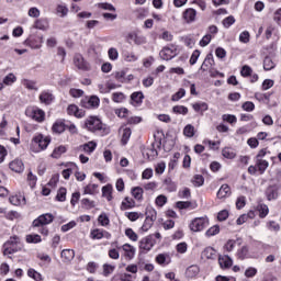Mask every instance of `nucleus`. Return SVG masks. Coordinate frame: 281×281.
I'll use <instances>...</instances> for the list:
<instances>
[{
	"label": "nucleus",
	"mask_w": 281,
	"mask_h": 281,
	"mask_svg": "<svg viewBox=\"0 0 281 281\" xmlns=\"http://www.w3.org/2000/svg\"><path fill=\"white\" fill-rule=\"evenodd\" d=\"M257 210L259 212V218H266V216L269 214V206L267 204H259Z\"/></svg>",
	"instance_id": "nucleus-32"
},
{
	"label": "nucleus",
	"mask_w": 281,
	"mask_h": 281,
	"mask_svg": "<svg viewBox=\"0 0 281 281\" xmlns=\"http://www.w3.org/2000/svg\"><path fill=\"white\" fill-rule=\"evenodd\" d=\"M199 266H190L186 271V276L187 278H196L199 276Z\"/></svg>",
	"instance_id": "nucleus-28"
},
{
	"label": "nucleus",
	"mask_w": 281,
	"mask_h": 281,
	"mask_svg": "<svg viewBox=\"0 0 281 281\" xmlns=\"http://www.w3.org/2000/svg\"><path fill=\"white\" fill-rule=\"evenodd\" d=\"M114 78L117 80V82H124L126 80V70L114 72Z\"/></svg>",
	"instance_id": "nucleus-49"
},
{
	"label": "nucleus",
	"mask_w": 281,
	"mask_h": 281,
	"mask_svg": "<svg viewBox=\"0 0 281 281\" xmlns=\"http://www.w3.org/2000/svg\"><path fill=\"white\" fill-rule=\"evenodd\" d=\"M122 249L124 251V257L127 259V260H133L135 258V247H133L132 245L130 244H124L122 246Z\"/></svg>",
	"instance_id": "nucleus-12"
},
{
	"label": "nucleus",
	"mask_w": 281,
	"mask_h": 281,
	"mask_svg": "<svg viewBox=\"0 0 281 281\" xmlns=\"http://www.w3.org/2000/svg\"><path fill=\"white\" fill-rule=\"evenodd\" d=\"M27 276L29 278H33V280H36V281L43 280V277L41 276V273L32 268L27 270Z\"/></svg>",
	"instance_id": "nucleus-43"
},
{
	"label": "nucleus",
	"mask_w": 281,
	"mask_h": 281,
	"mask_svg": "<svg viewBox=\"0 0 281 281\" xmlns=\"http://www.w3.org/2000/svg\"><path fill=\"white\" fill-rule=\"evenodd\" d=\"M183 135L186 137H192L194 135V127L192 124H188L184 128H183Z\"/></svg>",
	"instance_id": "nucleus-50"
},
{
	"label": "nucleus",
	"mask_w": 281,
	"mask_h": 281,
	"mask_svg": "<svg viewBox=\"0 0 281 281\" xmlns=\"http://www.w3.org/2000/svg\"><path fill=\"white\" fill-rule=\"evenodd\" d=\"M74 63L77 69H82L83 71H87L89 69L82 55H76L74 58Z\"/></svg>",
	"instance_id": "nucleus-14"
},
{
	"label": "nucleus",
	"mask_w": 281,
	"mask_h": 281,
	"mask_svg": "<svg viewBox=\"0 0 281 281\" xmlns=\"http://www.w3.org/2000/svg\"><path fill=\"white\" fill-rule=\"evenodd\" d=\"M64 153H67V147L60 145L54 149V151L52 153V157L53 159H59V157L64 155Z\"/></svg>",
	"instance_id": "nucleus-31"
},
{
	"label": "nucleus",
	"mask_w": 281,
	"mask_h": 281,
	"mask_svg": "<svg viewBox=\"0 0 281 281\" xmlns=\"http://www.w3.org/2000/svg\"><path fill=\"white\" fill-rule=\"evenodd\" d=\"M231 194L232 189L229 188V184H223L217 191V199H226V196H229Z\"/></svg>",
	"instance_id": "nucleus-16"
},
{
	"label": "nucleus",
	"mask_w": 281,
	"mask_h": 281,
	"mask_svg": "<svg viewBox=\"0 0 281 281\" xmlns=\"http://www.w3.org/2000/svg\"><path fill=\"white\" fill-rule=\"evenodd\" d=\"M210 43H212V35L211 34H206L200 41V46L201 47H207V45H210Z\"/></svg>",
	"instance_id": "nucleus-53"
},
{
	"label": "nucleus",
	"mask_w": 281,
	"mask_h": 281,
	"mask_svg": "<svg viewBox=\"0 0 281 281\" xmlns=\"http://www.w3.org/2000/svg\"><path fill=\"white\" fill-rule=\"evenodd\" d=\"M108 56L110 60H117L120 53H117V48L112 47L108 50Z\"/></svg>",
	"instance_id": "nucleus-52"
},
{
	"label": "nucleus",
	"mask_w": 281,
	"mask_h": 281,
	"mask_svg": "<svg viewBox=\"0 0 281 281\" xmlns=\"http://www.w3.org/2000/svg\"><path fill=\"white\" fill-rule=\"evenodd\" d=\"M81 104L85 109H98L100 106V98L92 95L89 99L82 100Z\"/></svg>",
	"instance_id": "nucleus-8"
},
{
	"label": "nucleus",
	"mask_w": 281,
	"mask_h": 281,
	"mask_svg": "<svg viewBox=\"0 0 281 281\" xmlns=\"http://www.w3.org/2000/svg\"><path fill=\"white\" fill-rule=\"evenodd\" d=\"M112 100L120 104L123 100H126V95L123 92H114L112 93Z\"/></svg>",
	"instance_id": "nucleus-39"
},
{
	"label": "nucleus",
	"mask_w": 281,
	"mask_h": 281,
	"mask_svg": "<svg viewBox=\"0 0 281 281\" xmlns=\"http://www.w3.org/2000/svg\"><path fill=\"white\" fill-rule=\"evenodd\" d=\"M67 111H68V115H75V117H83L85 116V112L80 111V109H78V105H76V104L69 105Z\"/></svg>",
	"instance_id": "nucleus-17"
},
{
	"label": "nucleus",
	"mask_w": 281,
	"mask_h": 281,
	"mask_svg": "<svg viewBox=\"0 0 281 281\" xmlns=\"http://www.w3.org/2000/svg\"><path fill=\"white\" fill-rule=\"evenodd\" d=\"M218 263L222 269H229V267L233 265V261L229 256H223L218 258Z\"/></svg>",
	"instance_id": "nucleus-20"
},
{
	"label": "nucleus",
	"mask_w": 281,
	"mask_h": 281,
	"mask_svg": "<svg viewBox=\"0 0 281 281\" xmlns=\"http://www.w3.org/2000/svg\"><path fill=\"white\" fill-rule=\"evenodd\" d=\"M125 236L130 238V240H133V243H137V239L139 238L134 232L133 228H127L125 231Z\"/></svg>",
	"instance_id": "nucleus-51"
},
{
	"label": "nucleus",
	"mask_w": 281,
	"mask_h": 281,
	"mask_svg": "<svg viewBox=\"0 0 281 281\" xmlns=\"http://www.w3.org/2000/svg\"><path fill=\"white\" fill-rule=\"evenodd\" d=\"M249 38H250V35L248 31H244L239 35L240 43H249Z\"/></svg>",
	"instance_id": "nucleus-63"
},
{
	"label": "nucleus",
	"mask_w": 281,
	"mask_h": 281,
	"mask_svg": "<svg viewBox=\"0 0 281 281\" xmlns=\"http://www.w3.org/2000/svg\"><path fill=\"white\" fill-rule=\"evenodd\" d=\"M43 239L41 238V235L33 234V235H26V243H33L34 245L41 243Z\"/></svg>",
	"instance_id": "nucleus-38"
},
{
	"label": "nucleus",
	"mask_w": 281,
	"mask_h": 281,
	"mask_svg": "<svg viewBox=\"0 0 281 281\" xmlns=\"http://www.w3.org/2000/svg\"><path fill=\"white\" fill-rule=\"evenodd\" d=\"M34 144H36L41 150H45L47 146H49V138L43 136V135H37L33 138Z\"/></svg>",
	"instance_id": "nucleus-9"
},
{
	"label": "nucleus",
	"mask_w": 281,
	"mask_h": 281,
	"mask_svg": "<svg viewBox=\"0 0 281 281\" xmlns=\"http://www.w3.org/2000/svg\"><path fill=\"white\" fill-rule=\"evenodd\" d=\"M56 12L63 18L67 16V14L69 13V9L65 4H58L56 8Z\"/></svg>",
	"instance_id": "nucleus-42"
},
{
	"label": "nucleus",
	"mask_w": 281,
	"mask_h": 281,
	"mask_svg": "<svg viewBox=\"0 0 281 281\" xmlns=\"http://www.w3.org/2000/svg\"><path fill=\"white\" fill-rule=\"evenodd\" d=\"M2 249L4 256H12V254L21 251V249H23L21 238H19V236L10 237V239L3 244Z\"/></svg>",
	"instance_id": "nucleus-1"
},
{
	"label": "nucleus",
	"mask_w": 281,
	"mask_h": 281,
	"mask_svg": "<svg viewBox=\"0 0 281 281\" xmlns=\"http://www.w3.org/2000/svg\"><path fill=\"white\" fill-rule=\"evenodd\" d=\"M10 170L13 172H23L25 170V166L23 165V161L20 159H14L9 164Z\"/></svg>",
	"instance_id": "nucleus-11"
},
{
	"label": "nucleus",
	"mask_w": 281,
	"mask_h": 281,
	"mask_svg": "<svg viewBox=\"0 0 281 281\" xmlns=\"http://www.w3.org/2000/svg\"><path fill=\"white\" fill-rule=\"evenodd\" d=\"M125 216H126V218H128V221H132V223H135V221H137L139 218V216H142V213L126 212Z\"/></svg>",
	"instance_id": "nucleus-46"
},
{
	"label": "nucleus",
	"mask_w": 281,
	"mask_h": 281,
	"mask_svg": "<svg viewBox=\"0 0 281 281\" xmlns=\"http://www.w3.org/2000/svg\"><path fill=\"white\" fill-rule=\"evenodd\" d=\"M50 223H54V215L52 213H45L33 221V227H45V225H49Z\"/></svg>",
	"instance_id": "nucleus-4"
},
{
	"label": "nucleus",
	"mask_w": 281,
	"mask_h": 281,
	"mask_svg": "<svg viewBox=\"0 0 281 281\" xmlns=\"http://www.w3.org/2000/svg\"><path fill=\"white\" fill-rule=\"evenodd\" d=\"M192 109L195 111V113H205L209 106L205 102H198L192 104Z\"/></svg>",
	"instance_id": "nucleus-24"
},
{
	"label": "nucleus",
	"mask_w": 281,
	"mask_h": 281,
	"mask_svg": "<svg viewBox=\"0 0 281 281\" xmlns=\"http://www.w3.org/2000/svg\"><path fill=\"white\" fill-rule=\"evenodd\" d=\"M15 80H16V76H14V74L11 72L3 78V85H5L7 87H10L14 85Z\"/></svg>",
	"instance_id": "nucleus-37"
},
{
	"label": "nucleus",
	"mask_w": 281,
	"mask_h": 281,
	"mask_svg": "<svg viewBox=\"0 0 281 281\" xmlns=\"http://www.w3.org/2000/svg\"><path fill=\"white\" fill-rule=\"evenodd\" d=\"M97 190L98 184H88L83 190V194H95Z\"/></svg>",
	"instance_id": "nucleus-54"
},
{
	"label": "nucleus",
	"mask_w": 281,
	"mask_h": 281,
	"mask_svg": "<svg viewBox=\"0 0 281 281\" xmlns=\"http://www.w3.org/2000/svg\"><path fill=\"white\" fill-rule=\"evenodd\" d=\"M273 21L281 27V8L273 13Z\"/></svg>",
	"instance_id": "nucleus-64"
},
{
	"label": "nucleus",
	"mask_w": 281,
	"mask_h": 281,
	"mask_svg": "<svg viewBox=\"0 0 281 281\" xmlns=\"http://www.w3.org/2000/svg\"><path fill=\"white\" fill-rule=\"evenodd\" d=\"M113 271H115V266L109 265V263L103 265V276H104V278H109V276H111V273H113Z\"/></svg>",
	"instance_id": "nucleus-36"
},
{
	"label": "nucleus",
	"mask_w": 281,
	"mask_h": 281,
	"mask_svg": "<svg viewBox=\"0 0 281 281\" xmlns=\"http://www.w3.org/2000/svg\"><path fill=\"white\" fill-rule=\"evenodd\" d=\"M276 67V63H273V60L270 57H266L263 59V69L266 71H271V69H273Z\"/></svg>",
	"instance_id": "nucleus-34"
},
{
	"label": "nucleus",
	"mask_w": 281,
	"mask_h": 281,
	"mask_svg": "<svg viewBox=\"0 0 281 281\" xmlns=\"http://www.w3.org/2000/svg\"><path fill=\"white\" fill-rule=\"evenodd\" d=\"M184 95H186V89L180 88V90L171 97V100L172 102H179V100H181V98H183Z\"/></svg>",
	"instance_id": "nucleus-48"
},
{
	"label": "nucleus",
	"mask_w": 281,
	"mask_h": 281,
	"mask_svg": "<svg viewBox=\"0 0 281 281\" xmlns=\"http://www.w3.org/2000/svg\"><path fill=\"white\" fill-rule=\"evenodd\" d=\"M236 23V19L234 15L227 16L226 19L223 20V25L224 27H232Z\"/></svg>",
	"instance_id": "nucleus-56"
},
{
	"label": "nucleus",
	"mask_w": 281,
	"mask_h": 281,
	"mask_svg": "<svg viewBox=\"0 0 281 281\" xmlns=\"http://www.w3.org/2000/svg\"><path fill=\"white\" fill-rule=\"evenodd\" d=\"M56 199L61 203L67 199V189L60 188L57 192Z\"/></svg>",
	"instance_id": "nucleus-47"
},
{
	"label": "nucleus",
	"mask_w": 281,
	"mask_h": 281,
	"mask_svg": "<svg viewBox=\"0 0 281 281\" xmlns=\"http://www.w3.org/2000/svg\"><path fill=\"white\" fill-rule=\"evenodd\" d=\"M202 258H206V260H214L216 258V250L212 247H207L202 251Z\"/></svg>",
	"instance_id": "nucleus-22"
},
{
	"label": "nucleus",
	"mask_w": 281,
	"mask_h": 281,
	"mask_svg": "<svg viewBox=\"0 0 281 281\" xmlns=\"http://www.w3.org/2000/svg\"><path fill=\"white\" fill-rule=\"evenodd\" d=\"M40 102L41 104H45L46 106H49V104L54 102V94H52V92H48V91H43L40 94Z\"/></svg>",
	"instance_id": "nucleus-10"
},
{
	"label": "nucleus",
	"mask_w": 281,
	"mask_h": 281,
	"mask_svg": "<svg viewBox=\"0 0 281 281\" xmlns=\"http://www.w3.org/2000/svg\"><path fill=\"white\" fill-rule=\"evenodd\" d=\"M102 196H104L108 201H113V186H104L102 188Z\"/></svg>",
	"instance_id": "nucleus-19"
},
{
	"label": "nucleus",
	"mask_w": 281,
	"mask_h": 281,
	"mask_svg": "<svg viewBox=\"0 0 281 281\" xmlns=\"http://www.w3.org/2000/svg\"><path fill=\"white\" fill-rule=\"evenodd\" d=\"M183 19H184V21H187V23L194 22L195 19H196V10H194V9H187L183 12Z\"/></svg>",
	"instance_id": "nucleus-15"
},
{
	"label": "nucleus",
	"mask_w": 281,
	"mask_h": 281,
	"mask_svg": "<svg viewBox=\"0 0 281 281\" xmlns=\"http://www.w3.org/2000/svg\"><path fill=\"white\" fill-rule=\"evenodd\" d=\"M131 128L126 127L123 130V134H122V144L123 146H126V144H128V139H131Z\"/></svg>",
	"instance_id": "nucleus-35"
},
{
	"label": "nucleus",
	"mask_w": 281,
	"mask_h": 281,
	"mask_svg": "<svg viewBox=\"0 0 281 281\" xmlns=\"http://www.w3.org/2000/svg\"><path fill=\"white\" fill-rule=\"evenodd\" d=\"M85 128L90 133H98V131H104V124L98 116H89L85 121Z\"/></svg>",
	"instance_id": "nucleus-2"
},
{
	"label": "nucleus",
	"mask_w": 281,
	"mask_h": 281,
	"mask_svg": "<svg viewBox=\"0 0 281 281\" xmlns=\"http://www.w3.org/2000/svg\"><path fill=\"white\" fill-rule=\"evenodd\" d=\"M66 128H67V125H65V123L57 121L54 123L52 131L53 133H57V135H60V133H65Z\"/></svg>",
	"instance_id": "nucleus-23"
},
{
	"label": "nucleus",
	"mask_w": 281,
	"mask_h": 281,
	"mask_svg": "<svg viewBox=\"0 0 281 281\" xmlns=\"http://www.w3.org/2000/svg\"><path fill=\"white\" fill-rule=\"evenodd\" d=\"M132 207H135V201L131 198H125L121 204V210H131Z\"/></svg>",
	"instance_id": "nucleus-30"
},
{
	"label": "nucleus",
	"mask_w": 281,
	"mask_h": 281,
	"mask_svg": "<svg viewBox=\"0 0 281 281\" xmlns=\"http://www.w3.org/2000/svg\"><path fill=\"white\" fill-rule=\"evenodd\" d=\"M222 155L226 159H235L236 158V153H234V150H232L231 148H224L222 150Z\"/></svg>",
	"instance_id": "nucleus-45"
},
{
	"label": "nucleus",
	"mask_w": 281,
	"mask_h": 281,
	"mask_svg": "<svg viewBox=\"0 0 281 281\" xmlns=\"http://www.w3.org/2000/svg\"><path fill=\"white\" fill-rule=\"evenodd\" d=\"M153 247H155V239L153 238V235L146 236L139 241V249L142 254H148Z\"/></svg>",
	"instance_id": "nucleus-6"
},
{
	"label": "nucleus",
	"mask_w": 281,
	"mask_h": 281,
	"mask_svg": "<svg viewBox=\"0 0 281 281\" xmlns=\"http://www.w3.org/2000/svg\"><path fill=\"white\" fill-rule=\"evenodd\" d=\"M91 238L93 240H101V238H104L103 231H100V229L92 231Z\"/></svg>",
	"instance_id": "nucleus-55"
},
{
	"label": "nucleus",
	"mask_w": 281,
	"mask_h": 281,
	"mask_svg": "<svg viewBox=\"0 0 281 281\" xmlns=\"http://www.w3.org/2000/svg\"><path fill=\"white\" fill-rule=\"evenodd\" d=\"M131 100L136 106H138L144 102V93L142 91L133 92L131 95Z\"/></svg>",
	"instance_id": "nucleus-21"
},
{
	"label": "nucleus",
	"mask_w": 281,
	"mask_h": 281,
	"mask_svg": "<svg viewBox=\"0 0 281 281\" xmlns=\"http://www.w3.org/2000/svg\"><path fill=\"white\" fill-rule=\"evenodd\" d=\"M199 56H201V50L195 49L190 57V60H189L190 65H196V61L199 60Z\"/></svg>",
	"instance_id": "nucleus-57"
},
{
	"label": "nucleus",
	"mask_w": 281,
	"mask_h": 281,
	"mask_svg": "<svg viewBox=\"0 0 281 281\" xmlns=\"http://www.w3.org/2000/svg\"><path fill=\"white\" fill-rule=\"evenodd\" d=\"M172 111L176 113V115H188V108L184 105H175Z\"/></svg>",
	"instance_id": "nucleus-33"
},
{
	"label": "nucleus",
	"mask_w": 281,
	"mask_h": 281,
	"mask_svg": "<svg viewBox=\"0 0 281 281\" xmlns=\"http://www.w3.org/2000/svg\"><path fill=\"white\" fill-rule=\"evenodd\" d=\"M168 256L167 255H164V254H159L157 257H156V262H158V265H168Z\"/></svg>",
	"instance_id": "nucleus-60"
},
{
	"label": "nucleus",
	"mask_w": 281,
	"mask_h": 281,
	"mask_svg": "<svg viewBox=\"0 0 281 281\" xmlns=\"http://www.w3.org/2000/svg\"><path fill=\"white\" fill-rule=\"evenodd\" d=\"M266 196L268 201H276V199H278V188L268 187L266 190Z\"/></svg>",
	"instance_id": "nucleus-18"
},
{
	"label": "nucleus",
	"mask_w": 281,
	"mask_h": 281,
	"mask_svg": "<svg viewBox=\"0 0 281 281\" xmlns=\"http://www.w3.org/2000/svg\"><path fill=\"white\" fill-rule=\"evenodd\" d=\"M159 56L162 60H172L177 56V48L175 46H166L160 50Z\"/></svg>",
	"instance_id": "nucleus-7"
},
{
	"label": "nucleus",
	"mask_w": 281,
	"mask_h": 281,
	"mask_svg": "<svg viewBox=\"0 0 281 281\" xmlns=\"http://www.w3.org/2000/svg\"><path fill=\"white\" fill-rule=\"evenodd\" d=\"M124 58L126 63H135V60H137V55H135V53H125Z\"/></svg>",
	"instance_id": "nucleus-62"
},
{
	"label": "nucleus",
	"mask_w": 281,
	"mask_h": 281,
	"mask_svg": "<svg viewBox=\"0 0 281 281\" xmlns=\"http://www.w3.org/2000/svg\"><path fill=\"white\" fill-rule=\"evenodd\" d=\"M155 222L150 221V220H146L143 224V226L140 227V232H148V229H150V227H153Z\"/></svg>",
	"instance_id": "nucleus-61"
},
{
	"label": "nucleus",
	"mask_w": 281,
	"mask_h": 281,
	"mask_svg": "<svg viewBox=\"0 0 281 281\" xmlns=\"http://www.w3.org/2000/svg\"><path fill=\"white\" fill-rule=\"evenodd\" d=\"M192 183H193V186H195V188H201V186H203V183H205V179L201 175H195L192 180Z\"/></svg>",
	"instance_id": "nucleus-44"
},
{
	"label": "nucleus",
	"mask_w": 281,
	"mask_h": 281,
	"mask_svg": "<svg viewBox=\"0 0 281 281\" xmlns=\"http://www.w3.org/2000/svg\"><path fill=\"white\" fill-rule=\"evenodd\" d=\"M145 214L147 221H151L154 223L157 221V211L155 209L147 207Z\"/></svg>",
	"instance_id": "nucleus-29"
},
{
	"label": "nucleus",
	"mask_w": 281,
	"mask_h": 281,
	"mask_svg": "<svg viewBox=\"0 0 281 281\" xmlns=\"http://www.w3.org/2000/svg\"><path fill=\"white\" fill-rule=\"evenodd\" d=\"M97 147H98V144L91 140L83 145H80L79 150H81L82 153H86L87 155H91V153H93V150H95Z\"/></svg>",
	"instance_id": "nucleus-13"
},
{
	"label": "nucleus",
	"mask_w": 281,
	"mask_h": 281,
	"mask_svg": "<svg viewBox=\"0 0 281 281\" xmlns=\"http://www.w3.org/2000/svg\"><path fill=\"white\" fill-rule=\"evenodd\" d=\"M9 201L12 205H25V196L23 195H12Z\"/></svg>",
	"instance_id": "nucleus-25"
},
{
	"label": "nucleus",
	"mask_w": 281,
	"mask_h": 281,
	"mask_svg": "<svg viewBox=\"0 0 281 281\" xmlns=\"http://www.w3.org/2000/svg\"><path fill=\"white\" fill-rule=\"evenodd\" d=\"M220 232L221 228L218 227V225H215L206 231V236H216V234H218Z\"/></svg>",
	"instance_id": "nucleus-59"
},
{
	"label": "nucleus",
	"mask_w": 281,
	"mask_h": 281,
	"mask_svg": "<svg viewBox=\"0 0 281 281\" xmlns=\"http://www.w3.org/2000/svg\"><path fill=\"white\" fill-rule=\"evenodd\" d=\"M256 167L258 168L260 175H263V172L269 168V161L265 159H258L256 161Z\"/></svg>",
	"instance_id": "nucleus-26"
},
{
	"label": "nucleus",
	"mask_w": 281,
	"mask_h": 281,
	"mask_svg": "<svg viewBox=\"0 0 281 281\" xmlns=\"http://www.w3.org/2000/svg\"><path fill=\"white\" fill-rule=\"evenodd\" d=\"M26 117H30L38 124L43 123L45 120V111L41 110L38 106H30L25 110Z\"/></svg>",
	"instance_id": "nucleus-3"
},
{
	"label": "nucleus",
	"mask_w": 281,
	"mask_h": 281,
	"mask_svg": "<svg viewBox=\"0 0 281 281\" xmlns=\"http://www.w3.org/2000/svg\"><path fill=\"white\" fill-rule=\"evenodd\" d=\"M132 194H133L134 199H136L137 201H142V198L144 194V189L136 187V188L132 189Z\"/></svg>",
	"instance_id": "nucleus-40"
},
{
	"label": "nucleus",
	"mask_w": 281,
	"mask_h": 281,
	"mask_svg": "<svg viewBox=\"0 0 281 281\" xmlns=\"http://www.w3.org/2000/svg\"><path fill=\"white\" fill-rule=\"evenodd\" d=\"M207 225H210L207 217H196L190 223V229L191 232H203Z\"/></svg>",
	"instance_id": "nucleus-5"
},
{
	"label": "nucleus",
	"mask_w": 281,
	"mask_h": 281,
	"mask_svg": "<svg viewBox=\"0 0 281 281\" xmlns=\"http://www.w3.org/2000/svg\"><path fill=\"white\" fill-rule=\"evenodd\" d=\"M222 120L228 124H236V122H238V119H236V115L234 114H223Z\"/></svg>",
	"instance_id": "nucleus-41"
},
{
	"label": "nucleus",
	"mask_w": 281,
	"mask_h": 281,
	"mask_svg": "<svg viewBox=\"0 0 281 281\" xmlns=\"http://www.w3.org/2000/svg\"><path fill=\"white\" fill-rule=\"evenodd\" d=\"M76 252H74L72 249H64L61 251V258H64L66 262H70V260H74Z\"/></svg>",
	"instance_id": "nucleus-27"
},
{
	"label": "nucleus",
	"mask_w": 281,
	"mask_h": 281,
	"mask_svg": "<svg viewBox=\"0 0 281 281\" xmlns=\"http://www.w3.org/2000/svg\"><path fill=\"white\" fill-rule=\"evenodd\" d=\"M69 94L72 98H82V95L85 94V91H82L80 89L72 88V89H70Z\"/></svg>",
	"instance_id": "nucleus-58"
}]
</instances>
